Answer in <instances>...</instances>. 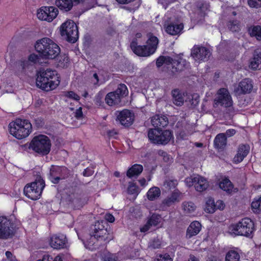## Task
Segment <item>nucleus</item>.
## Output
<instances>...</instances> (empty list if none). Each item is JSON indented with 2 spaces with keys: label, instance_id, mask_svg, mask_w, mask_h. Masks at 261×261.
Returning a JSON list of instances; mask_svg holds the SVG:
<instances>
[{
  "label": "nucleus",
  "instance_id": "6e6d98bb",
  "mask_svg": "<svg viewBox=\"0 0 261 261\" xmlns=\"http://www.w3.org/2000/svg\"><path fill=\"white\" fill-rule=\"evenodd\" d=\"M157 261H172L171 258L169 255H160L157 259Z\"/></svg>",
  "mask_w": 261,
  "mask_h": 261
},
{
  "label": "nucleus",
  "instance_id": "9d476101",
  "mask_svg": "<svg viewBox=\"0 0 261 261\" xmlns=\"http://www.w3.org/2000/svg\"><path fill=\"white\" fill-rule=\"evenodd\" d=\"M148 137L153 143L166 144L170 140L172 135L169 130L162 131V129L154 128L148 130Z\"/></svg>",
  "mask_w": 261,
  "mask_h": 261
},
{
  "label": "nucleus",
  "instance_id": "e2e57ef3",
  "mask_svg": "<svg viewBox=\"0 0 261 261\" xmlns=\"http://www.w3.org/2000/svg\"><path fill=\"white\" fill-rule=\"evenodd\" d=\"M175 201L169 197L164 200L163 203L166 204L168 206H170Z\"/></svg>",
  "mask_w": 261,
  "mask_h": 261
},
{
  "label": "nucleus",
  "instance_id": "4c0bfd02",
  "mask_svg": "<svg viewBox=\"0 0 261 261\" xmlns=\"http://www.w3.org/2000/svg\"><path fill=\"white\" fill-rule=\"evenodd\" d=\"M107 223L104 220L98 221L96 222L93 226V231L92 233L94 234L97 233L98 232L106 229V228L105 225L107 226Z\"/></svg>",
  "mask_w": 261,
  "mask_h": 261
},
{
  "label": "nucleus",
  "instance_id": "4d7b16f0",
  "mask_svg": "<svg viewBox=\"0 0 261 261\" xmlns=\"http://www.w3.org/2000/svg\"><path fill=\"white\" fill-rule=\"evenodd\" d=\"M216 205L217 210H223L225 207V204L222 200H219L216 201L215 203Z\"/></svg>",
  "mask_w": 261,
  "mask_h": 261
},
{
  "label": "nucleus",
  "instance_id": "bf43d9fd",
  "mask_svg": "<svg viewBox=\"0 0 261 261\" xmlns=\"http://www.w3.org/2000/svg\"><path fill=\"white\" fill-rule=\"evenodd\" d=\"M105 218L107 221L111 223H112L115 221L114 217L110 214H106L105 216Z\"/></svg>",
  "mask_w": 261,
  "mask_h": 261
},
{
  "label": "nucleus",
  "instance_id": "a19ab883",
  "mask_svg": "<svg viewBox=\"0 0 261 261\" xmlns=\"http://www.w3.org/2000/svg\"><path fill=\"white\" fill-rule=\"evenodd\" d=\"M253 211L256 213H261V196L257 200H253L251 204Z\"/></svg>",
  "mask_w": 261,
  "mask_h": 261
},
{
  "label": "nucleus",
  "instance_id": "864d4df0",
  "mask_svg": "<svg viewBox=\"0 0 261 261\" xmlns=\"http://www.w3.org/2000/svg\"><path fill=\"white\" fill-rule=\"evenodd\" d=\"M68 62V58L67 57H61L59 63V66L62 67H65L67 66V64Z\"/></svg>",
  "mask_w": 261,
  "mask_h": 261
},
{
  "label": "nucleus",
  "instance_id": "a211bd4d",
  "mask_svg": "<svg viewBox=\"0 0 261 261\" xmlns=\"http://www.w3.org/2000/svg\"><path fill=\"white\" fill-rule=\"evenodd\" d=\"M250 151V146L248 144L239 145L237 153L233 159V162L234 164H239L242 162L245 158L247 156Z\"/></svg>",
  "mask_w": 261,
  "mask_h": 261
},
{
  "label": "nucleus",
  "instance_id": "0e129e2a",
  "mask_svg": "<svg viewBox=\"0 0 261 261\" xmlns=\"http://www.w3.org/2000/svg\"><path fill=\"white\" fill-rule=\"evenodd\" d=\"M93 171L89 168L86 169L83 172V175L84 176H89L93 174Z\"/></svg>",
  "mask_w": 261,
  "mask_h": 261
},
{
  "label": "nucleus",
  "instance_id": "5fc2aeb1",
  "mask_svg": "<svg viewBox=\"0 0 261 261\" xmlns=\"http://www.w3.org/2000/svg\"><path fill=\"white\" fill-rule=\"evenodd\" d=\"M66 95L67 97L75 100L78 101L80 100V96L73 91L68 92Z\"/></svg>",
  "mask_w": 261,
  "mask_h": 261
},
{
  "label": "nucleus",
  "instance_id": "49530a36",
  "mask_svg": "<svg viewBox=\"0 0 261 261\" xmlns=\"http://www.w3.org/2000/svg\"><path fill=\"white\" fill-rule=\"evenodd\" d=\"M158 154L162 158V159L165 162H170L172 160V158L168 154L167 152L162 150H159L158 151Z\"/></svg>",
  "mask_w": 261,
  "mask_h": 261
},
{
  "label": "nucleus",
  "instance_id": "ddd939ff",
  "mask_svg": "<svg viewBox=\"0 0 261 261\" xmlns=\"http://www.w3.org/2000/svg\"><path fill=\"white\" fill-rule=\"evenodd\" d=\"M211 55V51L207 48L198 45H195L191 51V57L198 62L207 61Z\"/></svg>",
  "mask_w": 261,
  "mask_h": 261
},
{
  "label": "nucleus",
  "instance_id": "de8ad7c7",
  "mask_svg": "<svg viewBox=\"0 0 261 261\" xmlns=\"http://www.w3.org/2000/svg\"><path fill=\"white\" fill-rule=\"evenodd\" d=\"M197 179V176L194 177H192V176L188 177L185 179V182L188 187H190L194 186L195 187V184H196Z\"/></svg>",
  "mask_w": 261,
  "mask_h": 261
},
{
  "label": "nucleus",
  "instance_id": "79ce46f5",
  "mask_svg": "<svg viewBox=\"0 0 261 261\" xmlns=\"http://www.w3.org/2000/svg\"><path fill=\"white\" fill-rule=\"evenodd\" d=\"M178 185L177 180H167L164 184V186L171 191L175 190L176 187Z\"/></svg>",
  "mask_w": 261,
  "mask_h": 261
},
{
  "label": "nucleus",
  "instance_id": "412c9836",
  "mask_svg": "<svg viewBox=\"0 0 261 261\" xmlns=\"http://www.w3.org/2000/svg\"><path fill=\"white\" fill-rule=\"evenodd\" d=\"M201 229V225L197 221H194L191 223L187 229L186 237L190 239L193 236L198 234Z\"/></svg>",
  "mask_w": 261,
  "mask_h": 261
},
{
  "label": "nucleus",
  "instance_id": "69168bd1",
  "mask_svg": "<svg viewBox=\"0 0 261 261\" xmlns=\"http://www.w3.org/2000/svg\"><path fill=\"white\" fill-rule=\"evenodd\" d=\"M170 197H171V198H172L175 201H176L178 197V190H174L171 196Z\"/></svg>",
  "mask_w": 261,
  "mask_h": 261
},
{
  "label": "nucleus",
  "instance_id": "f8f14e48",
  "mask_svg": "<svg viewBox=\"0 0 261 261\" xmlns=\"http://www.w3.org/2000/svg\"><path fill=\"white\" fill-rule=\"evenodd\" d=\"M59 13L58 8L53 6L41 7L37 11V17L41 20L52 21L56 18Z\"/></svg>",
  "mask_w": 261,
  "mask_h": 261
},
{
  "label": "nucleus",
  "instance_id": "c9c22d12",
  "mask_svg": "<svg viewBox=\"0 0 261 261\" xmlns=\"http://www.w3.org/2000/svg\"><path fill=\"white\" fill-rule=\"evenodd\" d=\"M165 31L171 35H176L179 33V25L170 23L165 28Z\"/></svg>",
  "mask_w": 261,
  "mask_h": 261
},
{
  "label": "nucleus",
  "instance_id": "2f4dec72",
  "mask_svg": "<svg viewBox=\"0 0 261 261\" xmlns=\"http://www.w3.org/2000/svg\"><path fill=\"white\" fill-rule=\"evenodd\" d=\"M248 31L251 37H255L256 40L261 41V26L258 25L251 26Z\"/></svg>",
  "mask_w": 261,
  "mask_h": 261
},
{
  "label": "nucleus",
  "instance_id": "7ed1b4c3",
  "mask_svg": "<svg viewBox=\"0 0 261 261\" xmlns=\"http://www.w3.org/2000/svg\"><path fill=\"white\" fill-rule=\"evenodd\" d=\"M148 39L146 45H138L136 41H133L130 47L133 52L139 56L148 57L153 54L157 48L159 43L158 38L149 33L147 34Z\"/></svg>",
  "mask_w": 261,
  "mask_h": 261
},
{
  "label": "nucleus",
  "instance_id": "37998d69",
  "mask_svg": "<svg viewBox=\"0 0 261 261\" xmlns=\"http://www.w3.org/2000/svg\"><path fill=\"white\" fill-rule=\"evenodd\" d=\"M172 96L173 103L178 106L179 105V90L178 89L173 90Z\"/></svg>",
  "mask_w": 261,
  "mask_h": 261
},
{
  "label": "nucleus",
  "instance_id": "774afa93",
  "mask_svg": "<svg viewBox=\"0 0 261 261\" xmlns=\"http://www.w3.org/2000/svg\"><path fill=\"white\" fill-rule=\"evenodd\" d=\"M37 261H53V257L49 255H44L42 259H39Z\"/></svg>",
  "mask_w": 261,
  "mask_h": 261
},
{
  "label": "nucleus",
  "instance_id": "f3484780",
  "mask_svg": "<svg viewBox=\"0 0 261 261\" xmlns=\"http://www.w3.org/2000/svg\"><path fill=\"white\" fill-rule=\"evenodd\" d=\"M30 64L26 60H20L17 61L13 67L14 73L19 77L24 76L26 74V71L29 69Z\"/></svg>",
  "mask_w": 261,
  "mask_h": 261
},
{
  "label": "nucleus",
  "instance_id": "6e6552de",
  "mask_svg": "<svg viewBox=\"0 0 261 261\" xmlns=\"http://www.w3.org/2000/svg\"><path fill=\"white\" fill-rule=\"evenodd\" d=\"M232 230L238 236L252 237L255 230L254 222L249 218H243L233 226Z\"/></svg>",
  "mask_w": 261,
  "mask_h": 261
},
{
  "label": "nucleus",
  "instance_id": "20e7f679",
  "mask_svg": "<svg viewBox=\"0 0 261 261\" xmlns=\"http://www.w3.org/2000/svg\"><path fill=\"white\" fill-rule=\"evenodd\" d=\"M9 130L11 135L18 139L28 137L32 132L31 123L28 120L17 119L9 124Z\"/></svg>",
  "mask_w": 261,
  "mask_h": 261
},
{
  "label": "nucleus",
  "instance_id": "a18cd8bd",
  "mask_svg": "<svg viewBox=\"0 0 261 261\" xmlns=\"http://www.w3.org/2000/svg\"><path fill=\"white\" fill-rule=\"evenodd\" d=\"M248 5L251 8H261V0H247Z\"/></svg>",
  "mask_w": 261,
  "mask_h": 261
},
{
  "label": "nucleus",
  "instance_id": "6ab92c4d",
  "mask_svg": "<svg viewBox=\"0 0 261 261\" xmlns=\"http://www.w3.org/2000/svg\"><path fill=\"white\" fill-rule=\"evenodd\" d=\"M151 122L152 125L156 129H161L162 127H165L168 124V119L162 115H155L151 118Z\"/></svg>",
  "mask_w": 261,
  "mask_h": 261
},
{
  "label": "nucleus",
  "instance_id": "3c124183",
  "mask_svg": "<svg viewBox=\"0 0 261 261\" xmlns=\"http://www.w3.org/2000/svg\"><path fill=\"white\" fill-rule=\"evenodd\" d=\"M161 243L159 239H155L149 244V247L152 249L159 248L161 246Z\"/></svg>",
  "mask_w": 261,
  "mask_h": 261
},
{
  "label": "nucleus",
  "instance_id": "4468645a",
  "mask_svg": "<svg viewBox=\"0 0 261 261\" xmlns=\"http://www.w3.org/2000/svg\"><path fill=\"white\" fill-rule=\"evenodd\" d=\"M68 173L66 167L52 165L50 169L49 178L53 183L58 184L60 180L66 178Z\"/></svg>",
  "mask_w": 261,
  "mask_h": 261
},
{
  "label": "nucleus",
  "instance_id": "b1692460",
  "mask_svg": "<svg viewBox=\"0 0 261 261\" xmlns=\"http://www.w3.org/2000/svg\"><path fill=\"white\" fill-rule=\"evenodd\" d=\"M161 220V217L159 215L153 214L148 219L147 223L140 230L141 232H146L149 229L151 226H156Z\"/></svg>",
  "mask_w": 261,
  "mask_h": 261
},
{
  "label": "nucleus",
  "instance_id": "052dcab7",
  "mask_svg": "<svg viewBox=\"0 0 261 261\" xmlns=\"http://www.w3.org/2000/svg\"><path fill=\"white\" fill-rule=\"evenodd\" d=\"M35 122L37 127H42L44 124L43 119L41 118H37L35 119Z\"/></svg>",
  "mask_w": 261,
  "mask_h": 261
},
{
  "label": "nucleus",
  "instance_id": "72a5a7b5",
  "mask_svg": "<svg viewBox=\"0 0 261 261\" xmlns=\"http://www.w3.org/2000/svg\"><path fill=\"white\" fill-rule=\"evenodd\" d=\"M99 241L96 236H94L92 233L89 236V238L87 239L86 242H84L85 246L90 250H93L95 248L94 247L96 243Z\"/></svg>",
  "mask_w": 261,
  "mask_h": 261
},
{
  "label": "nucleus",
  "instance_id": "ea45409f",
  "mask_svg": "<svg viewBox=\"0 0 261 261\" xmlns=\"http://www.w3.org/2000/svg\"><path fill=\"white\" fill-rule=\"evenodd\" d=\"M196 208L195 204L192 202H184L182 203V209L186 214H191Z\"/></svg>",
  "mask_w": 261,
  "mask_h": 261
},
{
  "label": "nucleus",
  "instance_id": "aec40b11",
  "mask_svg": "<svg viewBox=\"0 0 261 261\" xmlns=\"http://www.w3.org/2000/svg\"><path fill=\"white\" fill-rule=\"evenodd\" d=\"M67 240L64 235H54L50 239V245L54 249H59L65 247Z\"/></svg>",
  "mask_w": 261,
  "mask_h": 261
},
{
  "label": "nucleus",
  "instance_id": "cd10ccee",
  "mask_svg": "<svg viewBox=\"0 0 261 261\" xmlns=\"http://www.w3.org/2000/svg\"><path fill=\"white\" fill-rule=\"evenodd\" d=\"M209 186L207 180L204 177L197 175V179L195 184V190L199 192H203L206 190Z\"/></svg>",
  "mask_w": 261,
  "mask_h": 261
},
{
  "label": "nucleus",
  "instance_id": "13d9d810",
  "mask_svg": "<svg viewBox=\"0 0 261 261\" xmlns=\"http://www.w3.org/2000/svg\"><path fill=\"white\" fill-rule=\"evenodd\" d=\"M87 4L89 5L87 7V9H90L93 7L96 4V1L92 0L91 2H89V0H86V1L84 2V5H86Z\"/></svg>",
  "mask_w": 261,
  "mask_h": 261
},
{
  "label": "nucleus",
  "instance_id": "2eb2a0df",
  "mask_svg": "<svg viewBox=\"0 0 261 261\" xmlns=\"http://www.w3.org/2000/svg\"><path fill=\"white\" fill-rule=\"evenodd\" d=\"M14 234L12 223L5 217H0V239H7Z\"/></svg>",
  "mask_w": 261,
  "mask_h": 261
},
{
  "label": "nucleus",
  "instance_id": "4be33fe9",
  "mask_svg": "<svg viewBox=\"0 0 261 261\" xmlns=\"http://www.w3.org/2000/svg\"><path fill=\"white\" fill-rule=\"evenodd\" d=\"M80 3V0H56L55 4L61 10L66 12L70 11L72 7L73 3Z\"/></svg>",
  "mask_w": 261,
  "mask_h": 261
},
{
  "label": "nucleus",
  "instance_id": "f257e3e1",
  "mask_svg": "<svg viewBox=\"0 0 261 261\" xmlns=\"http://www.w3.org/2000/svg\"><path fill=\"white\" fill-rule=\"evenodd\" d=\"M60 81L56 71L50 69H41L36 79L37 86L45 91L55 89L59 84Z\"/></svg>",
  "mask_w": 261,
  "mask_h": 261
},
{
  "label": "nucleus",
  "instance_id": "473e14b6",
  "mask_svg": "<svg viewBox=\"0 0 261 261\" xmlns=\"http://www.w3.org/2000/svg\"><path fill=\"white\" fill-rule=\"evenodd\" d=\"M161 195V190L157 187H153L150 188L147 193V196L149 200H154L158 198Z\"/></svg>",
  "mask_w": 261,
  "mask_h": 261
},
{
  "label": "nucleus",
  "instance_id": "a878e982",
  "mask_svg": "<svg viewBox=\"0 0 261 261\" xmlns=\"http://www.w3.org/2000/svg\"><path fill=\"white\" fill-rule=\"evenodd\" d=\"M227 138L225 134H218L215 137L214 141V144L215 148L218 149H223L226 145Z\"/></svg>",
  "mask_w": 261,
  "mask_h": 261
},
{
  "label": "nucleus",
  "instance_id": "393cba45",
  "mask_svg": "<svg viewBox=\"0 0 261 261\" xmlns=\"http://www.w3.org/2000/svg\"><path fill=\"white\" fill-rule=\"evenodd\" d=\"M261 64V50L259 49L254 50L253 57L251 60L249 67L253 70H256Z\"/></svg>",
  "mask_w": 261,
  "mask_h": 261
},
{
  "label": "nucleus",
  "instance_id": "423d86ee",
  "mask_svg": "<svg viewBox=\"0 0 261 261\" xmlns=\"http://www.w3.org/2000/svg\"><path fill=\"white\" fill-rule=\"evenodd\" d=\"M44 187V181L40 176H38L34 181L24 187V194L31 199L37 200L41 196Z\"/></svg>",
  "mask_w": 261,
  "mask_h": 261
},
{
  "label": "nucleus",
  "instance_id": "603ef678",
  "mask_svg": "<svg viewBox=\"0 0 261 261\" xmlns=\"http://www.w3.org/2000/svg\"><path fill=\"white\" fill-rule=\"evenodd\" d=\"M6 258L4 259L3 261H18L15 256H13L12 253L10 251L6 252Z\"/></svg>",
  "mask_w": 261,
  "mask_h": 261
},
{
  "label": "nucleus",
  "instance_id": "1a4fd4ad",
  "mask_svg": "<svg viewBox=\"0 0 261 261\" xmlns=\"http://www.w3.org/2000/svg\"><path fill=\"white\" fill-rule=\"evenodd\" d=\"M128 94L127 87L124 84L118 85L117 89L113 92L108 93L105 97V101L109 106L118 105L121 99L126 96Z\"/></svg>",
  "mask_w": 261,
  "mask_h": 261
},
{
  "label": "nucleus",
  "instance_id": "7c9ffc66",
  "mask_svg": "<svg viewBox=\"0 0 261 261\" xmlns=\"http://www.w3.org/2000/svg\"><path fill=\"white\" fill-rule=\"evenodd\" d=\"M99 241L109 242L112 239V235L107 230V228L102 230L98 232L97 233L94 234Z\"/></svg>",
  "mask_w": 261,
  "mask_h": 261
},
{
  "label": "nucleus",
  "instance_id": "c85d7f7f",
  "mask_svg": "<svg viewBox=\"0 0 261 261\" xmlns=\"http://www.w3.org/2000/svg\"><path fill=\"white\" fill-rule=\"evenodd\" d=\"M219 186L221 189L228 194H231L234 188L232 182L228 177H225L219 182Z\"/></svg>",
  "mask_w": 261,
  "mask_h": 261
},
{
  "label": "nucleus",
  "instance_id": "58836bf2",
  "mask_svg": "<svg viewBox=\"0 0 261 261\" xmlns=\"http://www.w3.org/2000/svg\"><path fill=\"white\" fill-rule=\"evenodd\" d=\"M227 27L232 32H239L241 30L240 23L236 20L229 21L227 23Z\"/></svg>",
  "mask_w": 261,
  "mask_h": 261
},
{
  "label": "nucleus",
  "instance_id": "dca6fc26",
  "mask_svg": "<svg viewBox=\"0 0 261 261\" xmlns=\"http://www.w3.org/2000/svg\"><path fill=\"white\" fill-rule=\"evenodd\" d=\"M135 116L133 113L128 110H123L118 112L117 119L120 124L125 126L131 125L134 121Z\"/></svg>",
  "mask_w": 261,
  "mask_h": 261
},
{
  "label": "nucleus",
  "instance_id": "9b49d317",
  "mask_svg": "<svg viewBox=\"0 0 261 261\" xmlns=\"http://www.w3.org/2000/svg\"><path fill=\"white\" fill-rule=\"evenodd\" d=\"M232 106L233 100L228 90L224 88L219 89L217 92V96L214 100V107L221 106L228 108Z\"/></svg>",
  "mask_w": 261,
  "mask_h": 261
},
{
  "label": "nucleus",
  "instance_id": "8fccbe9b",
  "mask_svg": "<svg viewBox=\"0 0 261 261\" xmlns=\"http://www.w3.org/2000/svg\"><path fill=\"white\" fill-rule=\"evenodd\" d=\"M127 191L130 194L138 195L139 193L138 187L134 184H130L128 187Z\"/></svg>",
  "mask_w": 261,
  "mask_h": 261
},
{
  "label": "nucleus",
  "instance_id": "c03bdc74",
  "mask_svg": "<svg viewBox=\"0 0 261 261\" xmlns=\"http://www.w3.org/2000/svg\"><path fill=\"white\" fill-rule=\"evenodd\" d=\"M104 96V93L102 91H99L95 96L94 101L95 103L97 106H101L103 102L102 101V99Z\"/></svg>",
  "mask_w": 261,
  "mask_h": 261
},
{
  "label": "nucleus",
  "instance_id": "680f3d73",
  "mask_svg": "<svg viewBox=\"0 0 261 261\" xmlns=\"http://www.w3.org/2000/svg\"><path fill=\"white\" fill-rule=\"evenodd\" d=\"M75 117L77 119H81L83 117V113L82 111V108L80 107L79 109H77L76 110V112L75 113Z\"/></svg>",
  "mask_w": 261,
  "mask_h": 261
},
{
  "label": "nucleus",
  "instance_id": "0eeeda50",
  "mask_svg": "<svg viewBox=\"0 0 261 261\" xmlns=\"http://www.w3.org/2000/svg\"><path fill=\"white\" fill-rule=\"evenodd\" d=\"M60 34L63 39L71 42H75L79 37L77 27L71 20L64 22L60 27Z\"/></svg>",
  "mask_w": 261,
  "mask_h": 261
},
{
  "label": "nucleus",
  "instance_id": "39448f33",
  "mask_svg": "<svg viewBox=\"0 0 261 261\" xmlns=\"http://www.w3.org/2000/svg\"><path fill=\"white\" fill-rule=\"evenodd\" d=\"M51 142L48 137L45 135L35 136L29 145V148L41 155H46L50 152Z\"/></svg>",
  "mask_w": 261,
  "mask_h": 261
},
{
  "label": "nucleus",
  "instance_id": "bb28decb",
  "mask_svg": "<svg viewBox=\"0 0 261 261\" xmlns=\"http://www.w3.org/2000/svg\"><path fill=\"white\" fill-rule=\"evenodd\" d=\"M179 63L178 59H173V58L168 56H160L159 57L156 61V65L158 67H161L164 64L167 65L174 64L177 65Z\"/></svg>",
  "mask_w": 261,
  "mask_h": 261
},
{
  "label": "nucleus",
  "instance_id": "338daca9",
  "mask_svg": "<svg viewBox=\"0 0 261 261\" xmlns=\"http://www.w3.org/2000/svg\"><path fill=\"white\" fill-rule=\"evenodd\" d=\"M236 133V130L233 128H230L226 130V134L228 137H231L233 136Z\"/></svg>",
  "mask_w": 261,
  "mask_h": 261
},
{
  "label": "nucleus",
  "instance_id": "5701e85b",
  "mask_svg": "<svg viewBox=\"0 0 261 261\" xmlns=\"http://www.w3.org/2000/svg\"><path fill=\"white\" fill-rule=\"evenodd\" d=\"M239 88L242 94L250 93L253 89L252 81L249 78H245L239 84Z\"/></svg>",
  "mask_w": 261,
  "mask_h": 261
},
{
  "label": "nucleus",
  "instance_id": "c756f323",
  "mask_svg": "<svg viewBox=\"0 0 261 261\" xmlns=\"http://www.w3.org/2000/svg\"><path fill=\"white\" fill-rule=\"evenodd\" d=\"M143 167L141 165L135 164L127 171L126 176L129 178L138 176L143 171Z\"/></svg>",
  "mask_w": 261,
  "mask_h": 261
},
{
  "label": "nucleus",
  "instance_id": "f03ea898",
  "mask_svg": "<svg viewBox=\"0 0 261 261\" xmlns=\"http://www.w3.org/2000/svg\"><path fill=\"white\" fill-rule=\"evenodd\" d=\"M37 52L45 59H55L60 53V48L51 39L43 38L38 40L35 45Z\"/></svg>",
  "mask_w": 261,
  "mask_h": 261
},
{
  "label": "nucleus",
  "instance_id": "e433bc0d",
  "mask_svg": "<svg viewBox=\"0 0 261 261\" xmlns=\"http://www.w3.org/2000/svg\"><path fill=\"white\" fill-rule=\"evenodd\" d=\"M217 210L214 200L209 198L206 201L205 211L208 213H214Z\"/></svg>",
  "mask_w": 261,
  "mask_h": 261
},
{
  "label": "nucleus",
  "instance_id": "09e8293b",
  "mask_svg": "<svg viewBox=\"0 0 261 261\" xmlns=\"http://www.w3.org/2000/svg\"><path fill=\"white\" fill-rule=\"evenodd\" d=\"M40 59V58L38 55L35 54H32L28 57V60L27 61H29L30 64L31 63L35 64L39 63Z\"/></svg>",
  "mask_w": 261,
  "mask_h": 261
},
{
  "label": "nucleus",
  "instance_id": "f704fd0d",
  "mask_svg": "<svg viewBox=\"0 0 261 261\" xmlns=\"http://www.w3.org/2000/svg\"><path fill=\"white\" fill-rule=\"evenodd\" d=\"M240 258L239 253L235 250L228 251L225 256V261H239Z\"/></svg>",
  "mask_w": 261,
  "mask_h": 261
}]
</instances>
